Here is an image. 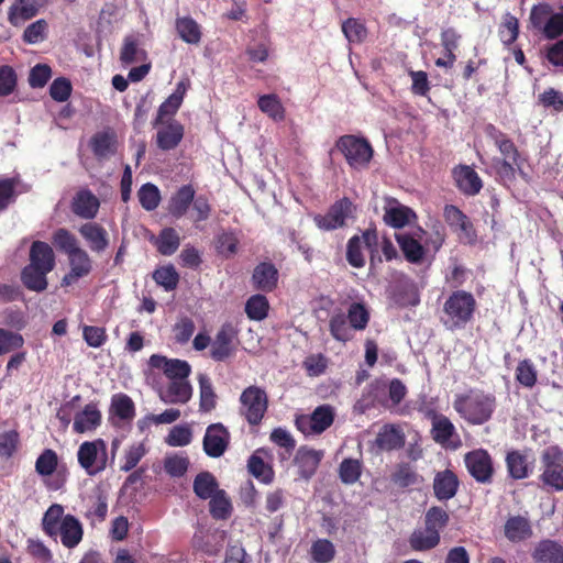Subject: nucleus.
Segmentation results:
<instances>
[{"label": "nucleus", "mask_w": 563, "mask_h": 563, "mask_svg": "<svg viewBox=\"0 0 563 563\" xmlns=\"http://www.w3.org/2000/svg\"><path fill=\"white\" fill-rule=\"evenodd\" d=\"M487 130L500 153L499 157L493 159V166L498 178L503 183H514L518 174L521 178L527 179L528 174L522 168L526 159L521 156L515 142L506 133L497 130L492 124Z\"/></svg>", "instance_id": "nucleus-1"}, {"label": "nucleus", "mask_w": 563, "mask_h": 563, "mask_svg": "<svg viewBox=\"0 0 563 563\" xmlns=\"http://www.w3.org/2000/svg\"><path fill=\"white\" fill-rule=\"evenodd\" d=\"M453 408L468 423L483 424L492 418L496 409V397L483 390H470L455 396Z\"/></svg>", "instance_id": "nucleus-2"}, {"label": "nucleus", "mask_w": 563, "mask_h": 563, "mask_svg": "<svg viewBox=\"0 0 563 563\" xmlns=\"http://www.w3.org/2000/svg\"><path fill=\"white\" fill-rule=\"evenodd\" d=\"M476 309L477 302L472 292L455 289L443 303L441 321L448 330L464 329L474 319Z\"/></svg>", "instance_id": "nucleus-3"}, {"label": "nucleus", "mask_w": 563, "mask_h": 563, "mask_svg": "<svg viewBox=\"0 0 563 563\" xmlns=\"http://www.w3.org/2000/svg\"><path fill=\"white\" fill-rule=\"evenodd\" d=\"M539 481L542 486L563 492V449L558 444L544 448L540 453Z\"/></svg>", "instance_id": "nucleus-4"}, {"label": "nucleus", "mask_w": 563, "mask_h": 563, "mask_svg": "<svg viewBox=\"0 0 563 563\" xmlns=\"http://www.w3.org/2000/svg\"><path fill=\"white\" fill-rule=\"evenodd\" d=\"M335 145L350 167L354 169L367 167L373 158V147L364 137L352 134L343 135L339 137Z\"/></svg>", "instance_id": "nucleus-5"}, {"label": "nucleus", "mask_w": 563, "mask_h": 563, "mask_svg": "<svg viewBox=\"0 0 563 563\" xmlns=\"http://www.w3.org/2000/svg\"><path fill=\"white\" fill-rule=\"evenodd\" d=\"M362 242L371 253V266H374L376 262L382 263V257L377 254L378 235L374 228L366 229L362 235L350 238L346 245L347 263L355 268H361L365 265Z\"/></svg>", "instance_id": "nucleus-6"}, {"label": "nucleus", "mask_w": 563, "mask_h": 563, "mask_svg": "<svg viewBox=\"0 0 563 563\" xmlns=\"http://www.w3.org/2000/svg\"><path fill=\"white\" fill-rule=\"evenodd\" d=\"M77 459L79 465L89 475H96L106 470L108 463L107 444L103 440L97 439L80 444Z\"/></svg>", "instance_id": "nucleus-7"}, {"label": "nucleus", "mask_w": 563, "mask_h": 563, "mask_svg": "<svg viewBox=\"0 0 563 563\" xmlns=\"http://www.w3.org/2000/svg\"><path fill=\"white\" fill-rule=\"evenodd\" d=\"M443 218L453 232L457 234L461 243L474 245L477 242V233L473 222L459 207L445 205Z\"/></svg>", "instance_id": "nucleus-8"}, {"label": "nucleus", "mask_w": 563, "mask_h": 563, "mask_svg": "<svg viewBox=\"0 0 563 563\" xmlns=\"http://www.w3.org/2000/svg\"><path fill=\"white\" fill-rule=\"evenodd\" d=\"M464 463L470 475L481 484L493 482L495 468L492 455L485 449H475L464 455Z\"/></svg>", "instance_id": "nucleus-9"}, {"label": "nucleus", "mask_w": 563, "mask_h": 563, "mask_svg": "<svg viewBox=\"0 0 563 563\" xmlns=\"http://www.w3.org/2000/svg\"><path fill=\"white\" fill-rule=\"evenodd\" d=\"M240 402L241 412L247 422L258 424L267 410L266 393L257 386H250L241 394Z\"/></svg>", "instance_id": "nucleus-10"}, {"label": "nucleus", "mask_w": 563, "mask_h": 563, "mask_svg": "<svg viewBox=\"0 0 563 563\" xmlns=\"http://www.w3.org/2000/svg\"><path fill=\"white\" fill-rule=\"evenodd\" d=\"M356 206L347 198L336 200L323 217H319V229L327 231L344 228L347 220L354 219Z\"/></svg>", "instance_id": "nucleus-11"}, {"label": "nucleus", "mask_w": 563, "mask_h": 563, "mask_svg": "<svg viewBox=\"0 0 563 563\" xmlns=\"http://www.w3.org/2000/svg\"><path fill=\"white\" fill-rule=\"evenodd\" d=\"M505 464L508 476L515 481L528 478L534 471L536 459L531 449L507 451Z\"/></svg>", "instance_id": "nucleus-12"}, {"label": "nucleus", "mask_w": 563, "mask_h": 563, "mask_svg": "<svg viewBox=\"0 0 563 563\" xmlns=\"http://www.w3.org/2000/svg\"><path fill=\"white\" fill-rule=\"evenodd\" d=\"M150 365L162 369L168 382L188 380L191 367L188 362L178 358L154 354L150 357Z\"/></svg>", "instance_id": "nucleus-13"}, {"label": "nucleus", "mask_w": 563, "mask_h": 563, "mask_svg": "<svg viewBox=\"0 0 563 563\" xmlns=\"http://www.w3.org/2000/svg\"><path fill=\"white\" fill-rule=\"evenodd\" d=\"M236 332L231 324H223L211 343L210 355L221 362L231 357L235 352Z\"/></svg>", "instance_id": "nucleus-14"}, {"label": "nucleus", "mask_w": 563, "mask_h": 563, "mask_svg": "<svg viewBox=\"0 0 563 563\" xmlns=\"http://www.w3.org/2000/svg\"><path fill=\"white\" fill-rule=\"evenodd\" d=\"M158 398L166 405H185L192 397L189 380L167 382L157 389Z\"/></svg>", "instance_id": "nucleus-15"}, {"label": "nucleus", "mask_w": 563, "mask_h": 563, "mask_svg": "<svg viewBox=\"0 0 563 563\" xmlns=\"http://www.w3.org/2000/svg\"><path fill=\"white\" fill-rule=\"evenodd\" d=\"M189 86L190 82L188 79L177 82L175 91L159 106L157 117L154 121V126L164 124L165 121H172L170 119L180 108Z\"/></svg>", "instance_id": "nucleus-16"}, {"label": "nucleus", "mask_w": 563, "mask_h": 563, "mask_svg": "<svg viewBox=\"0 0 563 563\" xmlns=\"http://www.w3.org/2000/svg\"><path fill=\"white\" fill-rule=\"evenodd\" d=\"M228 443L229 432L222 424L214 423L207 428L203 438V449L209 456H221L227 450Z\"/></svg>", "instance_id": "nucleus-17"}, {"label": "nucleus", "mask_w": 563, "mask_h": 563, "mask_svg": "<svg viewBox=\"0 0 563 563\" xmlns=\"http://www.w3.org/2000/svg\"><path fill=\"white\" fill-rule=\"evenodd\" d=\"M416 218L417 214L411 208L401 205L394 198L388 199V206L384 208L383 220L394 229H402Z\"/></svg>", "instance_id": "nucleus-18"}, {"label": "nucleus", "mask_w": 563, "mask_h": 563, "mask_svg": "<svg viewBox=\"0 0 563 563\" xmlns=\"http://www.w3.org/2000/svg\"><path fill=\"white\" fill-rule=\"evenodd\" d=\"M460 486V481L452 470L440 471L433 479V493L439 500H449L453 498Z\"/></svg>", "instance_id": "nucleus-19"}, {"label": "nucleus", "mask_w": 563, "mask_h": 563, "mask_svg": "<svg viewBox=\"0 0 563 563\" xmlns=\"http://www.w3.org/2000/svg\"><path fill=\"white\" fill-rule=\"evenodd\" d=\"M531 558L534 563H563V545L556 540L543 539L536 544Z\"/></svg>", "instance_id": "nucleus-20"}, {"label": "nucleus", "mask_w": 563, "mask_h": 563, "mask_svg": "<svg viewBox=\"0 0 563 563\" xmlns=\"http://www.w3.org/2000/svg\"><path fill=\"white\" fill-rule=\"evenodd\" d=\"M48 0H19L10 7L8 19L11 24L18 26L37 14Z\"/></svg>", "instance_id": "nucleus-21"}, {"label": "nucleus", "mask_w": 563, "mask_h": 563, "mask_svg": "<svg viewBox=\"0 0 563 563\" xmlns=\"http://www.w3.org/2000/svg\"><path fill=\"white\" fill-rule=\"evenodd\" d=\"M456 187L466 196H475L483 188L478 174L467 165H461L453 172Z\"/></svg>", "instance_id": "nucleus-22"}, {"label": "nucleus", "mask_w": 563, "mask_h": 563, "mask_svg": "<svg viewBox=\"0 0 563 563\" xmlns=\"http://www.w3.org/2000/svg\"><path fill=\"white\" fill-rule=\"evenodd\" d=\"M158 128L156 134V144L163 151L175 148L184 136V126L176 120L165 121Z\"/></svg>", "instance_id": "nucleus-23"}, {"label": "nucleus", "mask_w": 563, "mask_h": 563, "mask_svg": "<svg viewBox=\"0 0 563 563\" xmlns=\"http://www.w3.org/2000/svg\"><path fill=\"white\" fill-rule=\"evenodd\" d=\"M68 258L70 271L64 276L62 282V284L66 286L74 284L79 278L88 275L91 271V261L85 250L78 249L77 251H73V253L68 255Z\"/></svg>", "instance_id": "nucleus-24"}, {"label": "nucleus", "mask_w": 563, "mask_h": 563, "mask_svg": "<svg viewBox=\"0 0 563 563\" xmlns=\"http://www.w3.org/2000/svg\"><path fill=\"white\" fill-rule=\"evenodd\" d=\"M82 534L84 530L80 521L71 515H66L56 529V537L59 536L63 545L68 549L78 545Z\"/></svg>", "instance_id": "nucleus-25"}, {"label": "nucleus", "mask_w": 563, "mask_h": 563, "mask_svg": "<svg viewBox=\"0 0 563 563\" xmlns=\"http://www.w3.org/2000/svg\"><path fill=\"white\" fill-rule=\"evenodd\" d=\"M101 423V412L97 405L88 404L74 416L73 429L77 433L96 430Z\"/></svg>", "instance_id": "nucleus-26"}, {"label": "nucleus", "mask_w": 563, "mask_h": 563, "mask_svg": "<svg viewBox=\"0 0 563 563\" xmlns=\"http://www.w3.org/2000/svg\"><path fill=\"white\" fill-rule=\"evenodd\" d=\"M92 252L101 253L109 246V234L104 228L96 222H87L79 229Z\"/></svg>", "instance_id": "nucleus-27"}, {"label": "nucleus", "mask_w": 563, "mask_h": 563, "mask_svg": "<svg viewBox=\"0 0 563 563\" xmlns=\"http://www.w3.org/2000/svg\"><path fill=\"white\" fill-rule=\"evenodd\" d=\"M532 533L529 519L520 515L510 516L504 525V534L512 543L528 540Z\"/></svg>", "instance_id": "nucleus-28"}, {"label": "nucleus", "mask_w": 563, "mask_h": 563, "mask_svg": "<svg viewBox=\"0 0 563 563\" xmlns=\"http://www.w3.org/2000/svg\"><path fill=\"white\" fill-rule=\"evenodd\" d=\"M376 446L382 451H394L405 445V434L395 424H384L375 439Z\"/></svg>", "instance_id": "nucleus-29"}, {"label": "nucleus", "mask_w": 563, "mask_h": 563, "mask_svg": "<svg viewBox=\"0 0 563 563\" xmlns=\"http://www.w3.org/2000/svg\"><path fill=\"white\" fill-rule=\"evenodd\" d=\"M99 199L89 190H80L73 200V211L80 218L93 219L99 210Z\"/></svg>", "instance_id": "nucleus-30"}, {"label": "nucleus", "mask_w": 563, "mask_h": 563, "mask_svg": "<svg viewBox=\"0 0 563 563\" xmlns=\"http://www.w3.org/2000/svg\"><path fill=\"white\" fill-rule=\"evenodd\" d=\"M54 265L55 256L52 247L45 242H34L31 246L30 264L27 266H36L49 273Z\"/></svg>", "instance_id": "nucleus-31"}, {"label": "nucleus", "mask_w": 563, "mask_h": 563, "mask_svg": "<svg viewBox=\"0 0 563 563\" xmlns=\"http://www.w3.org/2000/svg\"><path fill=\"white\" fill-rule=\"evenodd\" d=\"M90 146L98 158H108L115 153L117 136L111 130L97 132L90 140Z\"/></svg>", "instance_id": "nucleus-32"}, {"label": "nucleus", "mask_w": 563, "mask_h": 563, "mask_svg": "<svg viewBox=\"0 0 563 563\" xmlns=\"http://www.w3.org/2000/svg\"><path fill=\"white\" fill-rule=\"evenodd\" d=\"M278 279V272L275 266L271 263L258 264L252 276L255 288L271 291L275 288Z\"/></svg>", "instance_id": "nucleus-33"}, {"label": "nucleus", "mask_w": 563, "mask_h": 563, "mask_svg": "<svg viewBox=\"0 0 563 563\" xmlns=\"http://www.w3.org/2000/svg\"><path fill=\"white\" fill-rule=\"evenodd\" d=\"M194 188L189 185L183 186L169 200V213L176 218H181L187 213L189 206L194 201Z\"/></svg>", "instance_id": "nucleus-34"}, {"label": "nucleus", "mask_w": 563, "mask_h": 563, "mask_svg": "<svg viewBox=\"0 0 563 563\" xmlns=\"http://www.w3.org/2000/svg\"><path fill=\"white\" fill-rule=\"evenodd\" d=\"M395 238L408 262L417 264L423 260L424 247L418 240L404 233H397Z\"/></svg>", "instance_id": "nucleus-35"}, {"label": "nucleus", "mask_w": 563, "mask_h": 563, "mask_svg": "<svg viewBox=\"0 0 563 563\" xmlns=\"http://www.w3.org/2000/svg\"><path fill=\"white\" fill-rule=\"evenodd\" d=\"M440 37L441 45L444 49V56L449 57V62H435V66L441 68H451L456 60L455 51L459 47L461 35L453 27H449L441 32Z\"/></svg>", "instance_id": "nucleus-36"}, {"label": "nucleus", "mask_w": 563, "mask_h": 563, "mask_svg": "<svg viewBox=\"0 0 563 563\" xmlns=\"http://www.w3.org/2000/svg\"><path fill=\"white\" fill-rule=\"evenodd\" d=\"M440 543L439 531H432L429 528L416 529L409 537L410 548L415 551H428Z\"/></svg>", "instance_id": "nucleus-37"}, {"label": "nucleus", "mask_w": 563, "mask_h": 563, "mask_svg": "<svg viewBox=\"0 0 563 563\" xmlns=\"http://www.w3.org/2000/svg\"><path fill=\"white\" fill-rule=\"evenodd\" d=\"M146 57V52L141 47L140 38L137 36L129 35L124 37L120 54V60L123 64L129 65L144 62Z\"/></svg>", "instance_id": "nucleus-38"}, {"label": "nucleus", "mask_w": 563, "mask_h": 563, "mask_svg": "<svg viewBox=\"0 0 563 563\" xmlns=\"http://www.w3.org/2000/svg\"><path fill=\"white\" fill-rule=\"evenodd\" d=\"M176 31L179 37L187 44H199L201 41V27L190 16H183L176 20Z\"/></svg>", "instance_id": "nucleus-39"}, {"label": "nucleus", "mask_w": 563, "mask_h": 563, "mask_svg": "<svg viewBox=\"0 0 563 563\" xmlns=\"http://www.w3.org/2000/svg\"><path fill=\"white\" fill-rule=\"evenodd\" d=\"M199 383V407L201 411L209 412L216 408L217 395L214 393L211 379L208 375L200 373L198 375Z\"/></svg>", "instance_id": "nucleus-40"}, {"label": "nucleus", "mask_w": 563, "mask_h": 563, "mask_svg": "<svg viewBox=\"0 0 563 563\" xmlns=\"http://www.w3.org/2000/svg\"><path fill=\"white\" fill-rule=\"evenodd\" d=\"M157 251L163 255L174 254L180 244L178 233L173 228H165L159 235L153 240Z\"/></svg>", "instance_id": "nucleus-41"}, {"label": "nucleus", "mask_w": 563, "mask_h": 563, "mask_svg": "<svg viewBox=\"0 0 563 563\" xmlns=\"http://www.w3.org/2000/svg\"><path fill=\"white\" fill-rule=\"evenodd\" d=\"M48 272H44L42 268L36 266H26L22 271V282L24 286L33 291H43L47 287L46 275Z\"/></svg>", "instance_id": "nucleus-42"}, {"label": "nucleus", "mask_w": 563, "mask_h": 563, "mask_svg": "<svg viewBox=\"0 0 563 563\" xmlns=\"http://www.w3.org/2000/svg\"><path fill=\"white\" fill-rule=\"evenodd\" d=\"M146 453L147 448L143 441L131 443L123 452L120 470L123 472L133 470Z\"/></svg>", "instance_id": "nucleus-43"}, {"label": "nucleus", "mask_w": 563, "mask_h": 563, "mask_svg": "<svg viewBox=\"0 0 563 563\" xmlns=\"http://www.w3.org/2000/svg\"><path fill=\"white\" fill-rule=\"evenodd\" d=\"M216 477L209 472L198 474L194 481V492L201 499H209L219 492Z\"/></svg>", "instance_id": "nucleus-44"}, {"label": "nucleus", "mask_w": 563, "mask_h": 563, "mask_svg": "<svg viewBox=\"0 0 563 563\" xmlns=\"http://www.w3.org/2000/svg\"><path fill=\"white\" fill-rule=\"evenodd\" d=\"M432 439L441 444L445 445L452 435L455 433V427L451 420L445 416H435L432 421Z\"/></svg>", "instance_id": "nucleus-45"}, {"label": "nucleus", "mask_w": 563, "mask_h": 563, "mask_svg": "<svg viewBox=\"0 0 563 563\" xmlns=\"http://www.w3.org/2000/svg\"><path fill=\"white\" fill-rule=\"evenodd\" d=\"M295 463L299 473L305 478H310L317 470V453L306 446H301L295 456Z\"/></svg>", "instance_id": "nucleus-46"}, {"label": "nucleus", "mask_w": 563, "mask_h": 563, "mask_svg": "<svg viewBox=\"0 0 563 563\" xmlns=\"http://www.w3.org/2000/svg\"><path fill=\"white\" fill-rule=\"evenodd\" d=\"M516 380L526 388H532L538 382V371L530 358L519 361L516 373Z\"/></svg>", "instance_id": "nucleus-47"}, {"label": "nucleus", "mask_w": 563, "mask_h": 563, "mask_svg": "<svg viewBox=\"0 0 563 563\" xmlns=\"http://www.w3.org/2000/svg\"><path fill=\"white\" fill-rule=\"evenodd\" d=\"M110 410L122 420H132L135 415L134 402L125 394H115L112 396Z\"/></svg>", "instance_id": "nucleus-48"}, {"label": "nucleus", "mask_w": 563, "mask_h": 563, "mask_svg": "<svg viewBox=\"0 0 563 563\" xmlns=\"http://www.w3.org/2000/svg\"><path fill=\"white\" fill-rule=\"evenodd\" d=\"M210 514L214 519H227L231 516L232 504L223 489L217 492L210 498Z\"/></svg>", "instance_id": "nucleus-49"}, {"label": "nucleus", "mask_w": 563, "mask_h": 563, "mask_svg": "<svg viewBox=\"0 0 563 563\" xmlns=\"http://www.w3.org/2000/svg\"><path fill=\"white\" fill-rule=\"evenodd\" d=\"M260 110L274 121H282L285 118V109L276 95H264L258 98Z\"/></svg>", "instance_id": "nucleus-50"}, {"label": "nucleus", "mask_w": 563, "mask_h": 563, "mask_svg": "<svg viewBox=\"0 0 563 563\" xmlns=\"http://www.w3.org/2000/svg\"><path fill=\"white\" fill-rule=\"evenodd\" d=\"M350 327L354 330H365L369 322V311L362 302H353L347 309Z\"/></svg>", "instance_id": "nucleus-51"}, {"label": "nucleus", "mask_w": 563, "mask_h": 563, "mask_svg": "<svg viewBox=\"0 0 563 563\" xmlns=\"http://www.w3.org/2000/svg\"><path fill=\"white\" fill-rule=\"evenodd\" d=\"M342 31L350 43L360 44L367 37V29L358 19L349 18L342 23Z\"/></svg>", "instance_id": "nucleus-52"}, {"label": "nucleus", "mask_w": 563, "mask_h": 563, "mask_svg": "<svg viewBox=\"0 0 563 563\" xmlns=\"http://www.w3.org/2000/svg\"><path fill=\"white\" fill-rule=\"evenodd\" d=\"M362 474V463L356 459H344L339 467V476L342 483L351 485L356 483Z\"/></svg>", "instance_id": "nucleus-53"}, {"label": "nucleus", "mask_w": 563, "mask_h": 563, "mask_svg": "<svg viewBox=\"0 0 563 563\" xmlns=\"http://www.w3.org/2000/svg\"><path fill=\"white\" fill-rule=\"evenodd\" d=\"M66 515H64V507L59 504L52 505L45 512L43 517V529L44 531L51 536L56 537V529L59 527L62 520Z\"/></svg>", "instance_id": "nucleus-54"}, {"label": "nucleus", "mask_w": 563, "mask_h": 563, "mask_svg": "<svg viewBox=\"0 0 563 563\" xmlns=\"http://www.w3.org/2000/svg\"><path fill=\"white\" fill-rule=\"evenodd\" d=\"M449 514L439 506L430 507L424 517L426 527L432 531H439L445 528L449 523Z\"/></svg>", "instance_id": "nucleus-55"}, {"label": "nucleus", "mask_w": 563, "mask_h": 563, "mask_svg": "<svg viewBox=\"0 0 563 563\" xmlns=\"http://www.w3.org/2000/svg\"><path fill=\"white\" fill-rule=\"evenodd\" d=\"M268 301L263 295H254L252 296L245 305V311L250 319L252 320H263L266 318L268 312Z\"/></svg>", "instance_id": "nucleus-56"}, {"label": "nucleus", "mask_w": 563, "mask_h": 563, "mask_svg": "<svg viewBox=\"0 0 563 563\" xmlns=\"http://www.w3.org/2000/svg\"><path fill=\"white\" fill-rule=\"evenodd\" d=\"M23 345L24 339L20 333L0 328V355L20 350Z\"/></svg>", "instance_id": "nucleus-57"}, {"label": "nucleus", "mask_w": 563, "mask_h": 563, "mask_svg": "<svg viewBox=\"0 0 563 563\" xmlns=\"http://www.w3.org/2000/svg\"><path fill=\"white\" fill-rule=\"evenodd\" d=\"M264 452L263 450L257 451L253 454L249 460V471L256 478L261 479L264 483H269L273 478V471L271 466H268L263 459L260 456V453Z\"/></svg>", "instance_id": "nucleus-58"}, {"label": "nucleus", "mask_w": 563, "mask_h": 563, "mask_svg": "<svg viewBox=\"0 0 563 563\" xmlns=\"http://www.w3.org/2000/svg\"><path fill=\"white\" fill-rule=\"evenodd\" d=\"M137 196L141 206L148 211L156 209L161 201L158 188L150 183L140 188Z\"/></svg>", "instance_id": "nucleus-59"}, {"label": "nucleus", "mask_w": 563, "mask_h": 563, "mask_svg": "<svg viewBox=\"0 0 563 563\" xmlns=\"http://www.w3.org/2000/svg\"><path fill=\"white\" fill-rule=\"evenodd\" d=\"M390 478L398 487L406 488L417 483L418 475L408 463H402L397 466Z\"/></svg>", "instance_id": "nucleus-60"}, {"label": "nucleus", "mask_w": 563, "mask_h": 563, "mask_svg": "<svg viewBox=\"0 0 563 563\" xmlns=\"http://www.w3.org/2000/svg\"><path fill=\"white\" fill-rule=\"evenodd\" d=\"M538 103L544 109L563 112V92L550 87L538 96Z\"/></svg>", "instance_id": "nucleus-61"}, {"label": "nucleus", "mask_w": 563, "mask_h": 563, "mask_svg": "<svg viewBox=\"0 0 563 563\" xmlns=\"http://www.w3.org/2000/svg\"><path fill=\"white\" fill-rule=\"evenodd\" d=\"M329 327L330 332L335 340L345 343L352 339L351 330L343 313L332 316Z\"/></svg>", "instance_id": "nucleus-62"}, {"label": "nucleus", "mask_w": 563, "mask_h": 563, "mask_svg": "<svg viewBox=\"0 0 563 563\" xmlns=\"http://www.w3.org/2000/svg\"><path fill=\"white\" fill-rule=\"evenodd\" d=\"M269 440L277 446L284 449L287 455H290L296 448V441L292 434L282 427L273 429L269 434Z\"/></svg>", "instance_id": "nucleus-63"}, {"label": "nucleus", "mask_w": 563, "mask_h": 563, "mask_svg": "<svg viewBox=\"0 0 563 563\" xmlns=\"http://www.w3.org/2000/svg\"><path fill=\"white\" fill-rule=\"evenodd\" d=\"M154 280L166 290L176 288L179 275L173 266H165L156 269L153 274Z\"/></svg>", "instance_id": "nucleus-64"}]
</instances>
